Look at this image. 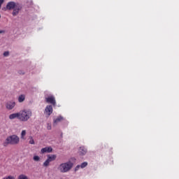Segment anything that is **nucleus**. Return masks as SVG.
Listing matches in <instances>:
<instances>
[{"label":"nucleus","instance_id":"obj_1","mask_svg":"<svg viewBox=\"0 0 179 179\" xmlns=\"http://www.w3.org/2000/svg\"><path fill=\"white\" fill-rule=\"evenodd\" d=\"M7 10H13V16H17L19 11L22 10V5L15 1H9L6 6Z\"/></svg>","mask_w":179,"mask_h":179},{"label":"nucleus","instance_id":"obj_2","mask_svg":"<svg viewBox=\"0 0 179 179\" xmlns=\"http://www.w3.org/2000/svg\"><path fill=\"white\" fill-rule=\"evenodd\" d=\"M20 121L27 122L33 117V112L30 109H23L19 111Z\"/></svg>","mask_w":179,"mask_h":179},{"label":"nucleus","instance_id":"obj_3","mask_svg":"<svg viewBox=\"0 0 179 179\" xmlns=\"http://www.w3.org/2000/svg\"><path fill=\"white\" fill-rule=\"evenodd\" d=\"M73 167V162L68 161L66 162L60 164L57 167V170L62 173H69V171L72 170Z\"/></svg>","mask_w":179,"mask_h":179},{"label":"nucleus","instance_id":"obj_4","mask_svg":"<svg viewBox=\"0 0 179 179\" xmlns=\"http://www.w3.org/2000/svg\"><path fill=\"white\" fill-rule=\"evenodd\" d=\"M19 136L16 135H12L6 138L3 145L5 147L8 146V145H17V143H19Z\"/></svg>","mask_w":179,"mask_h":179},{"label":"nucleus","instance_id":"obj_5","mask_svg":"<svg viewBox=\"0 0 179 179\" xmlns=\"http://www.w3.org/2000/svg\"><path fill=\"white\" fill-rule=\"evenodd\" d=\"M45 100L48 104H52V106H57V101L55 100V96L52 94L45 95Z\"/></svg>","mask_w":179,"mask_h":179},{"label":"nucleus","instance_id":"obj_6","mask_svg":"<svg viewBox=\"0 0 179 179\" xmlns=\"http://www.w3.org/2000/svg\"><path fill=\"white\" fill-rule=\"evenodd\" d=\"M16 106V102L13 101H9L6 103V108L7 110H13Z\"/></svg>","mask_w":179,"mask_h":179},{"label":"nucleus","instance_id":"obj_7","mask_svg":"<svg viewBox=\"0 0 179 179\" xmlns=\"http://www.w3.org/2000/svg\"><path fill=\"white\" fill-rule=\"evenodd\" d=\"M52 106L51 105H48L45 108V111L44 113L48 115V117H50V115H51L52 114Z\"/></svg>","mask_w":179,"mask_h":179},{"label":"nucleus","instance_id":"obj_8","mask_svg":"<svg viewBox=\"0 0 179 179\" xmlns=\"http://www.w3.org/2000/svg\"><path fill=\"white\" fill-rule=\"evenodd\" d=\"M86 153H87V148H86V147L81 146L79 148L78 155H80V156H85V155H86Z\"/></svg>","mask_w":179,"mask_h":179},{"label":"nucleus","instance_id":"obj_9","mask_svg":"<svg viewBox=\"0 0 179 179\" xmlns=\"http://www.w3.org/2000/svg\"><path fill=\"white\" fill-rule=\"evenodd\" d=\"M8 118L9 120H15V118H17V120H19V121H20V116L19 112L9 115Z\"/></svg>","mask_w":179,"mask_h":179},{"label":"nucleus","instance_id":"obj_10","mask_svg":"<svg viewBox=\"0 0 179 179\" xmlns=\"http://www.w3.org/2000/svg\"><path fill=\"white\" fill-rule=\"evenodd\" d=\"M51 152H52V148H51V147H45L41 150V152L42 154L51 153Z\"/></svg>","mask_w":179,"mask_h":179},{"label":"nucleus","instance_id":"obj_11","mask_svg":"<svg viewBox=\"0 0 179 179\" xmlns=\"http://www.w3.org/2000/svg\"><path fill=\"white\" fill-rule=\"evenodd\" d=\"M63 120H64V117L61 115L58 116L56 119H54L53 120L54 125H57L58 122H61V121H62Z\"/></svg>","mask_w":179,"mask_h":179},{"label":"nucleus","instance_id":"obj_12","mask_svg":"<svg viewBox=\"0 0 179 179\" xmlns=\"http://www.w3.org/2000/svg\"><path fill=\"white\" fill-rule=\"evenodd\" d=\"M57 159V155H48L47 159L51 163V162H54Z\"/></svg>","mask_w":179,"mask_h":179},{"label":"nucleus","instance_id":"obj_13","mask_svg":"<svg viewBox=\"0 0 179 179\" xmlns=\"http://www.w3.org/2000/svg\"><path fill=\"white\" fill-rule=\"evenodd\" d=\"M26 96L24 94H21L18 96L19 103H23V101L25 100Z\"/></svg>","mask_w":179,"mask_h":179},{"label":"nucleus","instance_id":"obj_14","mask_svg":"<svg viewBox=\"0 0 179 179\" xmlns=\"http://www.w3.org/2000/svg\"><path fill=\"white\" fill-rule=\"evenodd\" d=\"M29 143L30 144V145H34V139H33V136H29Z\"/></svg>","mask_w":179,"mask_h":179},{"label":"nucleus","instance_id":"obj_15","mask_svg":"<svg viewBox=\"0 0 179 179\" xmlns=\"http://www.w3.org/2000/svg\"><path fill=\"white\" fill-rule=\"evenodd\" d=\"M50 162L46 159L43 163V167H48L50 166Z\"/></svg>","mask_w":179,"mask_h":179},{"label":"nucleus","instance_id":"obj_16","mask_svg":"<svg viewBox=\"0 0 179 179\" xmlns=\"http://www.w3.org/2000/svg\"><path fill=\"white\" fill-rule=\"evenodd\" d=\"M80 169H85V167H87V162H83L80 165Z\"/></svg>","mask_w":179,"mask_h":179},{"label":"nucleus","instance_id":"obj_17","mask_svg":"<svg viewBox=\"0 0 179 179\" xmlns=\"http://www.w3.org/2000/svg\"><path fill=\"white\" fill-rule=\"evenodd\" d=\"M24 136H26V130H22L21 132V138L24 139Z\"/></svg>","mask_w":179,"mask_h":179},{"label":"nucleus","instance_id":"obj_18","mask_svg":"<svg viewBox=\"0 0 179 179\" xmlns=\"http://www.w3.org/2000/svg\"><path fill=\"white\" fill-rule=\"evenodd\" d=\"M33 159H34V162H40V157H38L37 155H34Z\"/></svg>","mask_w":179,"mask_h":179},{"label":"nucleus","instance_id":"obj_19","mask_svg":"<svg viewBox=\"0 0 179 179\" xmlns=\"http://www.w3.org/2000/svg\"><path fill=\"white\" fill-rule=\"evenodd\" d=\"M3 57H9V51L4 52Z\"/></svg>","mask_w":179,"mask_h":179},{"label":"nucleus","instance_id":"obj_20","mask_svg":"<svg viewBox=\"0 0 179 179\" xmlns=\"http://www.w3.org/2000/svg\"><path fill=\"white\" fill-rule=\"evenodd\" d=\"M79 169H80V165H77L74 169V171H78Z\"/></svg>","mask_w":179,"mask_h":179},{"label":"nucleus","instance_id":"obj_21","mask_svg":"<svg viewBox=\"0 0 179 179\" xmlns=\"http://www.w3.org/2000/svg\"><path fill=\"white\" fill-rule=\"evenodd\" d=\"M47 129H48V131H51V124L50 123H48Z\"/></svg>","mask_w":179,"mask_h":179},{"label":"nucleus","instance_id":"obj_22","mask_svg":"<svg viewBox=\"0 0 179 179\" xmlns=\"http://www.w3.org/2000/svg\"><path fill=\"white\" fill-rule=\"evenodd\" d=\"M6 33V30H0V34H5Z\"/></svg>","mask_w":179,"mask_h":179},{"label":"nucleus","instance_id":"obj_23","mask_svg":"<svg viewBox=\"0 0 179 179\" xmlns=\"http://www.w3.org/2000/svg\"><path fill=\"white\" fill-rule=\"evenodd\" d=\"M3 2H5V0H0V9L2 6V3H3Z\"/></svg>","mask_w":179,"mask_h":179},{"label":"nucleus","instance_id":"obj_24","mask_svg":"<svg viewBox=\"0 0 179 179\" xmlns=\"http://www.w3.org/2000/svg\"><path fill=\"white\" fill-rule=\"evenodd\" d=\"M0 19H1V15H0Z\"/></svg>","mask_w":179,"mask_h":179}]
</instances>
